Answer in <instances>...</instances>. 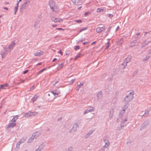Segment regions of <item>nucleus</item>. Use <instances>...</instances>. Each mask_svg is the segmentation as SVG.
<instances>
[{
  "instance_id": "nucleus-12",
  "label": "nucleus",
  "mask_w": 151,
  "mask_h": 151,
  "mask_svg": "<svg viewBox=\"0 0 151 151\" xmlns=\"http://www.w3.org/2000/svg\"><path fill=\"white\" fill-rule=\"evenodd\" d=\"M19 6V2H18L17 4V6H15L14 9V11L15 12L14 14H16V12L18 10V8Z\"/></svg>"
},
{
  "instance_id": "nucleus-5",
  "label": "nucleus",
  "mask_w": 151,
  "mask_h": 151,
  "mask_svg": "<svg viewBox=\"0 0 151 151\" xmlns=\"http://www.w3.org/2000/svg\"><path fill=\"white\" fill-rule=\"evenodd\" d=\"M38 134H39L37 133H36L32 135V137L29 139L28 140V142L29 143L31 142L34 139V137L36 136H38Z\"/></svg>"
},
{
  "instance_id": "nucleus-33",
  "label": "nucleus",
  "mask_w": 151,
  "mask_h": 151,
  "mask_svg": "<svg viewBox=\"0 0 151 151\" xmlns=\"http://www.w3.org/2000/svg\"><path fill=\"white\" fill-rule=\"evenodd\" d=\"M4 9H6V10H8V8H7L6 7H4Z\"/></svg>"
},
{
  "instance_id": "nucleus-28",
  "label": "nucleus",
  "mask_w": 151,
  "mask_h": 151,
  "mask_svg": "<svg viewBox=\"0 0 151 151\" xmlns=\"http://www.w3.org/2000/svg\"><path fill=\"white\" fill-rule=\"evenodd\" d=\"M108 44V46H107V47H106V49H107L109 47V46L110 44H109V42H108L107 43Z\"/></svg>"
},
{
  "instance_id": "nucleus-14",
  "label": "nucleus",
  "mask_w": 151,
  "mask_h": 151,
  "mask_svg": "<svg viewBox=\"0 0 151 151\" xmlns=\"http://www.w3.org/2000/svg\"><path fill=\"white\" fill-rule=\"evenodd\" d=\"M38 96L37 95H35L32 99V102H34L36 100Z\"/></svg>"
},
{
  "instance_id": "nucleus-38",
  "label": "nucleus",
  "mask_w": 151,
  "mask_h": 151,
  "mask_svg": "<svg viewBox=\"0 0 151 151\" xmlns=\"http://www.w3.org/2000/svg\"><path fill=\"white\" fill-rule=\"evenodd\" d=\"M35 151H40V150L39 149H37V150H36Z\"/></svg>"
},
{
  "instance_id": "nucleus-17",
  "label": "nucleus",
  "mask_w": 151,
  "mask_h": 151,
  "mask_svg": "<svg viewBox=\"0 0 151 151\" xmlns=\"http://www.w3.org/2000/svg\"><path fill=\"white\" fill-rule=\"evenodd\" d=\"M47 70V68H45L43 69H42L41 70H40L38 73V74H40L41 73H42V72H43L45 70Z\"/></svg>"
},
{
  "instance_id": "nucleus-35",
  "label": "nucleus",
  "mask_w": 151,
  "mask_h": 151,
  "mask_svg": "<svg viewBox=\"0 0 151 151\" xmlns=\"http://www.w3.org/2000/svg\"><path fill=\"white\" fill-rule=\"evenodd\" d=\"M57 26V25H53L52 26V27H56V26Z\"/></svg>"
},
{
  "instance_id": "nucleus-24",
  "label": "nucleus",
  "mask_w": 151,
  "mask_h": 151,
  "mask_svg": "<svg viewBox=\"0 0 151 151\" xmlns=\"http://www.w3.org/2000/svg\"><path fill=\"white\" fill-rule=\"evenodd\" d=\"M106 143V146H108L109 144V142L108 141H107L106 142H105Z\"/></svg>"
},
{
  "instance_id": "nucleus-18",
  "label": "nucleus",
  "mask_w": 151,
  "mask_h": 151,
  "mask_svg": "<svg viewBox=\"0 0 151 151\" xmlns=\"http://www.w3.org/2000/svg\"><path fill=\"white\" fill-rule=\"evenodd\" d=\"M80 57H81V54H78L75 57L74 60H76L78 58H80Z\"/></svg>"
},
{
  "instance_id": "nucleus-48",
  "label": "nucleus",
  "mask_w": 151,
  "mask_h": 151,
  "mask_svg": "<svg viewBox=\"0 0 151 151\" xmlns=\"http://www.w3.org/2000/svg\"><path fill=\"white\" fill-rule=\"evenodd\" d=\"M90 110V111H91V110Z\"/></svg>"
},
{
  "instance_id": "nucleus-49",
  "label": "nucleus",
  "mask_w": 151,
  "mask_h": 151,
  "mask_svg": "<svg viewBox=\"0 0 151 151\" xmlns=\"http://www.w3.org/2000/svg\"><path fill=\"white\" fill-rule=\"evenodd\" d=\"M48 95H49V96H50V94H48Z\"/></svg>"
},
{
  "instance_id": "nucleus-47",
  "label": "nucleus",
  "mask_w": 151,
  "mask_h": 151,
  "mask_svg": "<svg viewBox=\"0 0 151 151\" xmlns=\"http://www.w3.org/2000/svg\"><path fill=\"white\" fill-rule=\"evenodd\" d=\"M128 58H127V59H128Z\"/></svg>"
},
{
  "instance_id": "nucleus-15",
  "label": "nucleus",
  "mask_w": 151,
  "mask_h": 151,
  "mask_svg": "<svg viewBox=\"0 0 151 151\" xmlns=\"http://www.w3.org/2000/svg\"><path fill=\"white\" fill-rule=\"evenodd\" d=\"M18 118V116H14L12 121V122H15Z\"/></svg>"
},
{
  "instance_id": "nucleus-25",
  "label": "nucleus",
  "mask_w": 151,
  "mask_h": 151,
  "mask_svg": "<svg viewBox=\"0 0 151 151\" xmlns=\"http://www.w3.org/2000/svg\"><path fill=\"white\" fill-rule=\"evenodd\" d=\"M58 53H59L61 55H63V52H62L61 50H60V51L59 52H58Z\"/></svg>"
},
{
  "instance_id": "nucleus-37",
  "label": "nucleus",
  "mask_w": 151,
  "mask_h": 151,
  "mask_svg": "<svg viewBox=\"0 0 151 151\" xmlns=\"http://www.w3.org/2000/svg\"><path fill=\"white\" fill-rule=\"evenodd\" d=\"M119 26H118V27H117V28H116V29H117V30H118V29H119Z\"/></svg>"
},
{
  "instance_id": "nucleus-26",
  "label": "nucleus",
  "mask_w": 151,
  "mask_h": 151,
  "mask_svg": "<svg viewBox=\"0 0 151 151\" xmlns=\"http://www.w3.org/2000/svg\"><path fill=\"white\" fill-rule=\"evenodd\" d=\"M131 47L134 46L135 45V44H134V42H132L131 43Z\"/></svg>"
},
{
  "instance_id": "nucleus-46",
  "label": "nucleus",
  "mask_w": 151,
  "mask_h": 151,
  "mask_svg": "<svg viewBox=\"0 0 151 151\" xmlns=\"http://www.w3.org/2000/svg\"><path fill=\"white\" fill-rule=\"evenodd\" d=\"M1 16H0V18H1Z\"/></svg>"
},
{
  "instance_id": "nucleus-22",
  "label": "nucleus",
  "mask_w": 151,
  "mask_h": 151,
  "mask_svg": "<svg viewBox=\"0 0 151 151\" xmlns=\"http://www.w3.org/2000/svg\"><path fill=\"white\" fill-rule=\"evenodd\" d=\"M8 86V84L7 83H6L4 85H1V86H2V87H6V86Z\"/></svg>"
},
{
  "instance_id": "nucleus-9",
  "label": "nucleus",
  "mask_w": 151,
  "mask_h": 151,
  "mask_svg": "<svg viewBox=\"0 0 151 151\" xmlns=\"http://www.w3.org/2000/svg\"><path fill=\"white\" fill-rule=\"evenodd\" d=\"M43 53V51H39L34 54L36 56H40L42 55Z\"/></svg>"
},
{
  "instance_id": "nucleus-7",
  "label": "nucleus",
  "mask_w": 151,
  "mask_h": 151,
  "mask_svg": "<svg viewBox=\"0 0 151 151\" xmlns=\"http://www.w3.org/2000/svg\"><path fill=\"white\" fill-rule=\"evenodd\" d=\"M51 93L54 95V96H55L60 94V91L59 90H55L51 91Z\"/></svg>"
},
{
  "instance_id": "nucleus-31",
  "label": "nucleus",
  "mask_w": 151,
  "mask_h": 151,
  "mask_svg": "<svg viewBox=\"0 0 151 151\" xmlns=\"http://www.w3.org/2000/svg\"><path fill=\"white\" fill-rule=\"evenodd\" d=\"M87 43H88V42H84L83 43V44L84 45H86V44H87Z\"/></svg>"
},
{
  "instance_id": "nucleus-13",
  "label": "nucleus",
  "mask_w": 151,
  "mask_h": 151,
  "mask_svg": "<svg viewBox=\"0 0 151 151\" xmlns=\"http://www.w3.org/2000/svg\"><path fill=\"white\" fill-rule=\"evenodd\" d=\"M15 43L14 42H13L9 46V48L10 49H12L15 46Z\"/></svg>"
},
{
  "instance_id": "nucleus-11",
  "label": "nucleus",
  "mask_w": 151,
  "mask_h": 151,
  "mask_svg": "<svg viewBox=\"0 0 151 151\" xmlns=\"http://www.w3.org/2000/svg\"><path fill=\"white\" fill-rule=\"evenodd\" d=\"M64 66V63H61L59 64L58 67V70H60L62 69Z\"/></svg>"
},
{
  "instance_id": "nucleus-21",
  "label": "nucleus",
  "mask_w": 151,
  "mask_h": 151,
  "mask_svg": "<svg viewBox=\"0 0 151 151\" xmlns=\"http://www.w3.org/2000/svg\"><path fill=\"white\" fill-rule=\"evenodd\" d=\"M75 22L78 23H81L82 22V21L81 20H75Z\"/></svg>"
},
{
  "instance_id": "nucleus-19",
  "label": "nucleus",
  "mask_w": 151,
  "mask_h": 151,
  "mask_svg": "<svg viewBox=\"0 0 151 151\" xmlns=\"http://www.w3.org/2000/svg\"><path fill=\"white\" fill-rule=\"evenodd\" d=\"M80 48V47L79 46H75L74 47V49L75 50H78Z\"/></svg>"
},
{
  "instance_id": "nucleus-40",
  "label": "nucleus",
  "mask_w": 151,
  "mask_h": 151,
  "mask_svg": "<svg viewBox=\"0 0 151 151\" xmlns=\"http://www.w3.org/2000/svg\"><path fill=\"white\" fill-rule=\"evenodd\" d=\"M41 64V63H38L37 65H40Z\"/></svg>"
},
{
  "instance_id": "nucleus-36",
  "label": "nucleus",
  "mask_w": 151,
  "mask_h": 151,
  "mask_svg": "<svg viewBox=\"0 0 151 151\" xmlns=\"http://www.w3.org/2000/svg\"><path fill=\"white\" fill-rule=\"evenodd\" d=\"M96 42H93L91 43V45H92Z\"/></svg>"
},
{
  "instance_id": "nucleus-1",
  "label": "nucleus",
  "mask_w": 151,
  "mask_h": 151,
  "mask_svg": "<svg viewBox=\"0 0 151 151\" xmlns=\"http://www.w3.org/2000/svg\"><path fill=\"white\" fill-rule=\"evenodd\" d=\"M49 4L53 14H57L59 12L60 10L59 7L55 5L53 0H50Z\"/></svg>"
},
{
  "instance_id": "nucleus-2",
  "label": "nucleus",
  "mask_w": 151,
  "mask_h": 151,
  "mask_svg": "<svg viewBox=\"0 0 151 151\" xmlns=\"http://www.w3.org/2000/svg\"><path fill=\"white\" fill-rule=\"evenodd\" d=\"M133 92H130L125 97L124 101L127 103L130 101L133 98Z\"/></svg>"
},
{
  "instance_id": "nucleus-23",
  "label": "nucleus",
  "mask_w": 151,
  "mask_h": 151,
  "mask_svg": "<svg viewBox=\"0 0 151 151\" xmlns=\"http://www.w3.org/2000/svg\"><path fill=\"white\" fill-rule=\"evenodd\" d=\"M109 17L110 18H111L113 17V15L112 14H109L108 15Z\"/></svg>"
},
{
  "instance_id": "nucleus-30",
  "label": "nucleus",
  "mask_w": 151,
  "mask_h": 151,
  "mask_svg": "<svg viewBox=\"0 0 151 151\" xmlns=\"http://www.w3.org/2000/svg\"><path fill=\"white\" fill-rule=\"evenodd\" d=\"M88 12H86L85 14V16H87V15H88Z\"/></svg>"
},
{
  "instance_id": "nucleus-34",
  "label": "nucleus",
  "mask_w": 151,
  "mask_h": 151,
  "mask_svg": "<svg viewBox=\"0 0 151 151\" xmlns=\"http://www.w3.org/2000/svg\"><path fill=\"white\" fill-rule=\"evenodd\" d=\"M57 60V59H56V58H54V59L53 60V61H52V62H54V61H55V60Z\"/></svg>"
},
{
  "instance_id": "nucleus-42",
  "label": "nucleus",
  "mask_w": 151,
  "mask_h": 151,
  "mask_svg": "<svg viewBox=\"0 0 151 151\" xmlns=\"http://www.w3.org/2000/svg\"><path fill=\"white\" fill-rule=\"evenodd\" d=\"M21 0H19V1L18 2H19V1H21Z\"/></svg>"
},
{
  "instance_id": "nucleus-43",
  "label": "nucleus",
  "mask_w": 151,
  "mask_h": 151,
  "mask_svg": "<svg viewBox=\"0 0 151 151\" xmlns=\"http://www.w3.org/2000/svg\"><path fill=\"white\" fill-rule=\"evenodd\" d=\"M73 81H74L72 80V83H73Z\"/></svg>"
},
{
  "instance_id": "nucleus-16",
  "label": "nucleus",
  "mask_w": 151,
  "mask_h": 151,
  "mask_svg": "<svg viewBox=\"0 0 151 151\" xmlns=\"http://www.w3.org/2000/svg\"><path fill=\"white\" fill-rule=\"evenodd\" d=\"M104 10V9H103L98 8L97 9L96 12L98 13L100 12H103Z\"/></svg>"
},
{
  "instance_id": "nucleus-39",
  "label": "nucleus",
  "mask_w": 151,
  "mask_h": 151,
  "mask_svg": "<svg viewBox=\"0 0 151 151\" xmlns=\"http://www.w3.org/2000/svg\"><path fill=\"white\" fill-rule=\"evenodd\" d=\"M5 4H8L9 3L8 2H5Z\"/></svg>"
},
{
  "instance_id": "nucleus-3",
  "label": "nucleus",
  "mask_w": 151,
  "mask_h": 151,
  "mask_svg": "<svg viewBox=\"0 0 151 151\" xmlns=\"http://www.w3.org/2000/svg\"><path fill=\"white\" fill-rule=\"evenodd\" d=\"M51 20L52 22L55 23L62 22L63 21L62 18L58 17H52L51 18Z\"/></svg>"
},
{
  "instance_id": "nucleus-8",
  "label": "nucleus",
  "mask_w": 151,
  "mask_h": 151,
  "mask_svg": "<svg viewBox=\"0 0 151 151\" xmlns=\"http://www.w3.org/2000/svg\"><path fill=\"white\" fill-rule=\"evenodd\" d=\"M71 1L75 5H78L81 4L79 0H71Z\"/></svg>"
},
{
  "instance_id": "nucleus-45",
  "label": "nucleus",
  "mask_w": 151,
  "mask_h": 151,
  "mask_svg": "<svg viewBox=\"0 0 151 151\" xmlns=\"http://www.w3.org/2000/svg\"><path fill=\"white\" fill-rule=\"evenodd\" d=\"M23 141H24V139H23Z\"/></svg>"
},
{
  "instance_id": "nucleus-27",
  "label": "nucleus",
  "mask_w": 151,
  "mask_h": 151,
  "mask_svg": "<svg viewBox=\"0 0 151 151\" xmlns=\"http://www.w3.org/2000/svg\"><path fill=\"white\" fill-rule=\"evenodd\" d=\"M28 70H25V71H24V72H23V73L26 74L28 72Z\"/></svg>"
},
{
  "instance_id": "nucleus-29",
  "label": "nucleus",
  "mask_w": 151,
  "mask_h": 151,
  "mask_svg": "<svg viewBox=\"0 0 151 151\" xmlns=\"http://www.w3.org/2000/svg\"><path fill=\"white\" fill-rule=\"evenodd\" d=\"M57 29L60 30H64L63 29L61 28H58Z\"/></svg>"
},
{
  "instance_id": "nucleus-20",
  "label": "nucleus",
  "mask_w": 151,
  "mask_h": 151,
  "mask_svg": "<svg viewBox=\"0 0 151 151\" xmlns=\"http://www.w3.org/2000/svg\"><path fill=\"white\" fill-rule=\"evenodd\" d=\"M87 29V28H83L81 29H80L78 31V33H79L82 31H83L84 30H85Z\"/></svg>"
},
{
  "instance_id": "nucleus-44",
  "label": "nucleus",
  "mask_w": 151,
  "mask_h": 151,
  "mask_svg": "<svg viewBox=\"0 0 151 151\" xmlns=\"http://www.w3.org/2000/svg\"><path fill=\"white\" fill-rule=\"evenodd\" d=\"M150 52L151 53V50H150Z\"/></svg>"
},
{
  "instance_id": "nucleus-4",
  "label": "nucleus",
  "mask_w": 151,
  "mask_h": 151,
  "mask_svg": "<svg viewBox=\"0 0 151 151\" xmlns=\"http://www.w3.org/2000/svg\"><path fill=\"white\" fill-rule=\"evenodd\" d=\"M36 114L35 113H32L30 112H29L28 113H26L24 115V116L25 117H28L31 116H34Z\"/></svg>"
},
{
  "instance_id": "nucleus-6",
  "label": "nucleus",
  "mask_w": 151,
  "mask_h": 151,
  "mask_svg": "<svg viewBox=\"0 0 151 151\" xmlns=\"http://www.w3.org/2000/svg\"><path fill=\"white\" fill-rule=\"evenodd\" d=\"M104 30V28L103 27H98L96 28V32L97 33H100Z\"/></svg>"
},
{
  "instance_id": "nucleus-10",
  "label": "nucleus",
  "mask_w": 151,
  "mask_h": 151,
  "mask_svg": "<svg viewBox=\"0 0 151 151\" xmlns=\"http://www.w3.org/2000/svg\"><path fill=\"white\" fill-rule=\"evenodd\" d=\"M16 124L15 123H10L8 125L7 127L8 128H12Z\"/></svg>"
},
{
  "instance_id": "nucleus-32",
  "label": "nucleus",
  "mask_w": 151,
  "mask_h": 151,
  "mask_svg": "<svg viewBox=\"0 0 151 151\" xmlns=\"http://www.w3.org/2000/svg\"><path fill=\"white\" fill-rule=\"evenodd\" d=\"M3 88V87L1 86V85L0 86V91H1L2 88Z\"/></svg>"
},
{
  "instance_id": "nucleus-41",
  "label": "nucleus",
  "mask_w": 151,
  "mask_h": 151,
  "mask_svg": "<svg viewBox=\"0 0 151 151\" xmlns=\"http://www.w3.org/2000/svg\"><path fill=\"white\" fill-rule=\"evenodd\" d=\"M5 87H3V88H2V89H5V88H4Z\"/></svg>"
}]
</instances>
